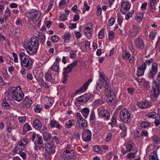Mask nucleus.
Wrapping results in <instances>:
<instances>
[{
	"mask_svg": "<svg viewBox=\"0 0 160 160\" xmlns=\"http://www.w3.org/2000/svg\"><path fill=\"white\" fill-rule=\"evenodd\" d=\"M38 38L32 37L29 41L24 42V48L27 52L30 55H33L36 53L39 46Z\"/></svg>",
	"mask_w": 160,
	"mask_h": 160,
	"instance_id": "obj_1",
	"label": "nucleus"
},
{
	"mask_svg": "<svg viewBox=\"0 0 160 160\" xmlns=\"http://www.w3.org/2000/svg\"><path fill=\"white\" fill-rule=\"evenodd\" d=\"M24 96V94L19 86L17 88H10L7 95L8 98L9 100H13L18 102L23 99Z\"/></svg>",
	"mask_w": 160,
	"mask_h": 160,
	"instance_id": "obj_2",
	"label": "nucleus"
},
{
	"mask_svg": "<svg viewBox=\"0 0 160 160\" xmlns=\"http://www.w3.org/2000/svg\"><path fill=\"white\" fill-rule=\"evenodd\" d=\"M19 56L22 68H26V70L32 68L33 63V61L32 58L23 52L19 53Z\"/></svg>",
	"mask_w": 160,
	"mask_h": 160,
	"instance_id": "obj_3",
	"label": "nucleus"
},
{
	"mask_svg": "<svg viewBox=\"0 0 160 160\" xmlns=\"http://www.w3.org/2000/svg\"><path fill=\"white\" fill-rule=\"evenodd\" d=\"M98 117L101 118H103L104 120H108L110 117L109 112L106 110L104 107L101 106L97 109Z\"/></svg>",
	"mask_w": 160,
	"mask_h": 160,
	"instance_id": "obj_4",
	"label": "nucleus"
},
{
	"mask_svg": "<svg viewBox=\"0 0 160 160\" xmlns=\"http://www.w3.org/2000/svg\"><path fill=\"white\" fill-rule=\"evenodd\" d=\"M119 117L122 122L126 123L130 122L132 117L129 111L126 108L122 109L120 111Z\"/></svg>",
	"mask_w": 160,
	"mask_h": 160,
	"instance_id": "obj_5",
	"label": "nucleus"
},
{
	"mask_svg": "<svg viewBox=\"0 0 160 160\" xmlns=\"http://www.w3.org/2000/svg\"><path fill=\"white\" fill-rule=\"evenodd\" d=\"M45 145V156L46 158H48L54 153L55 147L53 143L51 142L46 143Z\"/></svg>",
	"mask_w": 160,
	"mask_h": 160,
	"instance_id": "obj_6",
	"label": "nucleus"
},
{
	"mask_svg": "<svg viewBox=\"0 0 160 160\" xmlns=\"http://www.w3.org/2000/svg\"><path fill=\"white\" fill-rule=\"evenodd\" d=\"M92 133L88 129H85L82 132V139L83 141L89 142L91 140L92 136Z\"/></svg>",
	"mask_w": 160,
	"mask_h": 160,
	"instance_id": "obj_7",
	"label": "nucleus"
},
{
	"mask_svg": "<svg viewBox=\"0 0 160 160\" xmlns=\"http://www.w3.org/2000/svg\"><path fill=\"white\" fill-rule=\"evenodd\" d=\"M159 93V87L157 85L153 87V89L150 93V97L153 100L156 99Z\"/></svg>",
	"mask_w": 160,
	"mask_h": 160,
	"instance_id": "obj_8",
	"label": "nucleus"
},
{
	"mask_svg": "<svg viewBox=\"0 0 160 160\" xmlns=\"http://www.w3.org/2000/svg\"><path fill=\"white\" fill-rule=\"evenodd\" d=\"M25 15L29 19L32 21H34L37 17L40 16L39 12L36 11L26 12Z\"/></svg>",
	"mask_w": 160,
	"mask_h": 160,
	"instance_id": "obj_9",
	"label": "nucleus"
},
{
	"mask_svg": "<svg viewBox=\"0 0 160 160\" xmlns=\"http://www.w3.org/2000/svg\"><path fill=\"white\" fill-rule=\"evenodd\" d=\"M131 3L128 2L123 1L121 2V8L120 11L122 13L124 14L126 13V11L130 8Z\"/></svg>",
	"mask_w": 160,
	"mask_h": 160,
	"instance_id": "obj_10",
	"label": "nucleus"
},
{
	"mask_svg": "<svg viewBox=\"0 0 160 160\" xmlns=\"http://www.w3.org/2000/svg\"><path fill=\"white\" fill-rule=\"evenodd\" d=\"M158 65L155 63H153L152 66L151 70L148 74V77L153 78L158 72Z\"/></svg>",
	"mask_w": 160,
	"mask_h": 160,
	"instance_id": "obj_11",
	"label": "nucleus"
},
{
	"mask_svg": "<svg viewBox=\"0 0 160 160\" xmlns=\"http://www.w3.org/2000/svg\"><path fill=\"white\" fill-rule=\"evenodd\" d=\"M134 45L137 48L139 49H143L145 45L144 42L139 38L136 39L134 42Z\"/></svg>",
	"mask_w": 160,
	"mask_h": 160,
	"instance_id": "obj_12",
	"label": "nucleus"
},
{
	"mask_svg": "<svg viewBox=\"0 0 160 160\" xmlns=\"http://www.w3.org/2000/svg\"><path fill=\"white\" fill-rule=\"evenodd\" d=\"M53 72H52L50 69H49L48 72L45 74V77L46 80L49 82L55 83L56 82L55 79L52 76Z\"/></svg>",
	"mask_w": 160,
	"mask_h": 160,
	"instance_id": "obj_13",
	"label": "nucleus"
},
{
	"mask_svg": "<svg viewBox=\"0 0 160 160\" xmlns=\"http://www.w3.org/2000/svg\"><path fill=\"white\" fill-rule=\"evenodd\" d=\"M91 97L90 95L84 94L79 97L77 99V102L79 103L86 102L91 99Z\"/></svg>",
	"mask_w": 160,
	"mask_h": 160,
	"instance_id": "obj_14",
	"label": "nucleus"
},
{
	"mask_svg": "<svg viewBox=\"0 0 160 160\" xmlns=\"http://www.w3.org/2000/svg\"><path fill=\"white\" fill-rule=\"evenodd\" d=\"M107 96V101L109 104L113 103L116 98V96L113 92L105 94Z\"/></svg>",
	"mask_w": 160,
	"mask_h": 160,
	"instance_id": "obj_15",
	"label": "nucleus"
},
{
	"mask_svg": "<svg viewBox=\"0 0 160 160\" xmlns=\"http://www.w3.org/2000/svg\"><path fill=\"white\" fill-rule=\"evenodd\" d=\"M32 103V100L26 97L22 102V108L23 109L28 108L31 106Z\"/></svg>",
	"mask_w": 160,
	"mask_h": 160,
	"instance_id": "obj_16",
	"label": "nucleus"
},
{
	"mask_svg": "<svg viewBox=\"0 0 160 160\" xmlns=\"http://www.w3.org/2000/svg\"><path fill=\"white\" fill-rule=\"evenodd\" d=\"M89 25L90 26V27L89 26L86 27L84 30V32L85 34L87 36V38L90 39L92 37V31L91 29L92 27V24L91 23H90Z\"/></svg>",
	"mask_w": 160,
	"mask_h": 160,
	"instance_id": "obj_17",
	"label": "nucleus"
},
{
	"mask_svg": "<svg viewBox=\"0 0 160 160\" xmlns=\"http://www.w3.org/2000/svg\"><path fill=\"white\" fill-rule=\"evenodd\" d=\"M137 104L141 109H143L148 107L150 105L151 103L147 100H145L144 102H138Z\"/></svg>",
	"mask_w": 160,
	"mask_h": 160,
	"instance_id": "obj_18",
	"label": "nucleus"
},
{
	"mask_svg": "<svg viewBox=\"0 0 160 160\" xmlns=\"http://www.w3.org/2000/svg\"><path fill=\"white\" fill-rule=\"evenodd\" d=\"M90 82H91V80L89 79L85 82L82 87L77 91L76 93L79 94L86 90L87 89Z\"/></svg>",
	"mask_w": 160,
	"mask_h": 160,
	"instance_id": "obj_19",
	"label": "nucleus"
},
{
	"mask_svg": "<svg viewBox=\"0 0 160 160\" xmlns=\"http://www.w3.org/2000/svg\"><path fill=\"white\" fill-rule=\"evenodd\" d=\"M146 69V66L145 64H143L141 66L138 68V70L136 74L137 75L138 77H140L142 75Z\"/></svg>",
	"mask_w": 160,
	"mask_h": 160,
	"instance_id": "obj_20",
	"label": "nucleus"
},
{
	"mask_svg": "<svg viewBox=\"0 0 160 160\" xmlns=\"http://www.w3.org/2000/svg\"><path fill=\"white\" fill-rule=\"evenodd\" d=\"M32 126L35 129L39 130L42 127V124L39 120L35 119L33 122Z\"/></svg>",
	"mask_w": 160,
	"mask_h": 160,
	"instance_id": "obj_21",
	"label": "nucleus"
},
{
	"mask_svg": "<svg viewBox=\"0 0 160 160\" xmlns=\"http://www.w3.org/2000/svg\"><path fill=\"white\" fill-rule=\"evenodd\" d=\"M50 125L51 128H56L57 129H60L62 128V125L57 121L54 120H51L50 122Z\"/></svg>",
	"mask_w": 160,
	"mask_h": 160,
	"instance_id": "obj_22",
	"label": "nucleus"
},
{
	"mask_svg": "<svg viewBox=\"0 0 160 160\" xmlns=\"http://www.w3.org/2000/svg\"><path fill=\"white\" fill-rule=\"evenodd\" d=\"M102 84L104 87V90L105 94L111 92H113V90L111 89V87L108 81L102 83Z\"/></svg>",
	"mask_w": 160,
	"mask_h": 160,
	"instance_id": "obj_23",
	"label": "nucleus"
},
{
	"mask_svg": "<svg viewBox=\"0 0 160 160\" xmlns=\"http://www.w3.org/2000/svg\"><path fill=\"white\" fill-rule=\"evenodd\" d=\"M108 77L103 72H99V81L98 82L103 83L108 82Z\"/></svg>",
	"mask_w": 160,
	"mask_h": 160,
	"instance_id": "obj_24",
	"label": "nucleus"
},
{
	"mask_svg": "<svg viewBox=\"0 0 160 160\" xmlns=\"http://www.w3.org/2000/svg\"><path fill=\"white\" fill-rule=\"evenodd\" d=\"M50 70L56 72L58 73H59V62H55L52 66Z\"/></svg>",
	"mask_w": 160,
	"mask_h": 160,
	"instance_id": "obj_25",
	"label": "nucleus"
},
{
	"mask_svg": "<svg viewBox=\"0 0 160 160\" xmlns=\"http://www.w3.org/2000/svg\"><path fill=\"white\" fill-rule=\"evenodd\" d=\"M89 111H90L89 108H84L80 110V112L85 118H86L88 117Z\"/></svg>",
	"mask_w": 160,
	"mask_h": 160,
	"instance_id": "obj_26",
	"label": "nucleus"
},
{
	"mask_svg": "<svg viewBox=\"0 0 160 160\" xmlns=\"http://www.w3.org/2000/svg\"><path fill=\"white\" fill-rule=\"evenodd\" d=\"M75 122L73 119L70 120L65 122V126L66 128H70L75 124Z\"/></svg>",
	"mask_w": 160,
	"mask_h": 160,
	"instance_id": "obj_27",
	"label": "nucleus"
},
{
	"mask_svg": "<svg viewBox=\"0 0 160 160\" xmlns=\"http://www.w3.org/2000/svg\"><path fill=\"white\" fill-rule=\"evenodd\" d=\"M153 142L155 144H158L160 143V138L156 134H154L152 137Z\"/></svg>",
	"mask_w": 160,
	"mask_h": 160,
	"instance_id": "obj_28",
	"label": "nucleus"
},
{
	"mask_svg": "<svg viewBox=\"0 0 160 160\" xmlns=\"http://www.w3.org/2000/svg\"><path fill=\"white\" fill-rule=\"evenodd\" d=\"M141 31V28L140 27H136L134 28L133 31L131 32V34L132 36L135 37L138 34V32Z\"/></svg>",
	"mask_w": 160,
	"mask_h": 160,
	"instance_id": "obj_29",
	"label": "nucleus"
},
{
	"mask_svg": "<svg viewBox=\"0 0 160 160\" xmlns=\"http://www.w3.org/2000/svg\"><path fill=\"white\" fill-rule=\"evenodd\" d=\"M150 160H159L158 158L157 152L156 151H153L152 153L149 157Z\"/></svg>",
	"mask_w": 160,
	"mask_h": 160,
	"instance_id": "obj_30",
	"label": "nucleus"
},
{
	"mask_svg": "<svg viewBox=\"0 0 160 160\" xmlns=\"http://www.w3.org/2000/svg\"><path fill=\"white\" fill-rule=\"evenodd\" d=\"M151 123L150 122L148 121H142L140 124L141 127L143 128H145L151 126Z\"/></svg>",
	"mask_w": 160,
	"mask_h": 160,
	"instance_id": "obj_31",
	"label": "nucleus"
},
{
	"mask_svg": "<svg viewBox=\"0 0 160 160\" xmlns=\"http://www.w3.org/2000/svg\"><path fill=\"white\" fill-rule=\"evenodd\" d=\"M92 150L93 151L97 152L98 153H101L102 152V148L98 145H95L93 146Z\"/></svg>",
	"mask_w": 160,
	"mask_h": 160,
	"instance_id": "obj_32",
	"label": "nucleus"
},
{
	"mask_svg": "<svg viewBox=\"0 0 160 160\" xmlns=\"http://www.w3.org/2000/svg\"><path fill=\"white\" fill-rule=\"evenodd\" d=\"M143 17V13L142 12L137 13L135 17V20L138 22H141Z\"/></svg>",
	"mask_w": 160,
	"mask_h": 160,
	"instance_id": "obj_33",
	"label": "nucleus"
},
{
	"mask_svg": "<svg viewBox=\"0 0 160 160\" xmlns=\"http://www.w3.org/2000/svg\"><path fill=\"white\" fill-rule=\"evenodd\" d=\"M142 136L141 131L138 129H137L134 132L133 137L135 139H138Z\"/></svg>",
	"mask_w": 160,
	"mask_h": 160,
	"instance_id": "obj_34",
	"label": "nucleus"
},
{
	"mask_svg": "<svg viewBox=\"0 0 160 160\" xmlns=\"http://www.w3.org/2000/svg\"><path fill=\"white\" fill-rule=\"evenodd\" d=\"M147 116L149 118L155 119L159 116L158 114L154 112L149 113L148 114Z\"/></svg>",
	"mask_w": 160,
	"mask_h": 160,
	"instance_id": "obj_35",
	"label": "nucleus"
},
{
	"mask_svg": "<svg viewBox=\"0 0 160 160\" xmlns=\"http://www.w3.org/2000/svg\"><path fill=\"white\" fill-rule=\"evenodd\" d=\"M64 152L67 156H68V157H69L70 158L72 157L75 156V154L73 151H64Z\"/></svg>",
	"mask_w": 160,
	"mask_h": 160,
	"instance_id": "obj_36",
	"label": "nucleus"
},
{
	"mask_svg": "<svg viewBox=\"0 0 160 160\" xmlns=\"http://www.w3.org/2000/svg\"><path fill=\"white\" fill-rule=\"evenodd\" d=\"M32 128L28 123H26L23 126V132H27L31 130Z\"/></svg>",
	"mask_w": 160,
	"mask_h": 160,
	"instance_id": "obj_37",
	"label": "nucleus"
},
{
	"mask_svg": "<svg viewBox=\"0 0 160 160\" xmlns=\"http://www.w3.org/2000/svg\"><path fill=\"white\" fill-rule=\"evenodd\" d=\"M118 126L120 129L124 132V134L125 136L127 134V127L122 124H119Z\"/></svg>",
	"mask_w": 160,
	"mask_h": 160,
	"instance_id": "obj_38",
	"label": "nucleus"
},
{
	"mask_svg": "<svg viewBox=\"0 0 160 160\" xmlns=\"http://www.w3.org/2000/svg\"><path fill=\"white\" fill-rule=\"evenodd\" d=\"M71 37V33L69 32H66L63 35L64 43L66 42L67 41H69Z\"/></svg>",
	"mask_w": 160,
	"mask_h": 160,
	"instance_id": "obj_39",
	"label": "nucleus"
},
{
	"mask_svg": "<svg viewBox=\"0 0 160 160\" xmlns=\"http://www.w3.org/2000/svg\"><path fill=\"white\" fill-rule=\"evenodd\" d=\"M34 143L35 144V146L34 147L35 150L38 151V150H40L43 149L44 147L42 145V144L35 143V142H34Z\"/></svg>",
	"mask_w": 160,
	"mask_h": 160,
	"instance_id": "obj_40",
	"label": "nucleus"
},
{
	"mask_svg": "<svg viewBox=\"0 0 160 160\" xmlns=\"http://www.w3.org/2000/svg\"><path fill=\"white\" fill-rule=\"evenodd\" d=\"M63 75L65 77H67V75L69 74L71 72L72 69L70 68H68V66L66 68H64L63 69Z\"/></svg>",
	"mask_w": 160,
	"mask_h": 160,
	"instance_id": "obj_41",
	"label": "nucleus"
},
{
	"mask_svg": "<svg viewBox=\"0 0 160 160\" xmlns=\"http://www.w3.org/2000/svg\"><path fill=\"white\" fill-rule=\"evenodd\" d=\"M43 136L44 140L47 141L50 140L52 138L51 134L48 133H44Z\"/></svg>",
	"mask_w": 160,
	"mask_h": 160,
	"instance_id": "obj_42",
	"label": "nucleus"
},
{
	"mask_svg": "<svg viewBox=\"0 0 160 160\" xmlns=\"http://www.w3.org/2000/svg\"><path fill=\"white\" fill-rule=\"evenodd\" d=\"M51 40L53 42H58L59 39V37L57 35H53L51 37Z\"/></svg>",
	"mask_w": 160,
	"mask_h": 160,
	"instance_id": "obj_43",
	"label": "nucleus"
},
{
	"mask_svg": "<svg viewBox=\"0 0 160 160\" xmlns=\"http://www.w3.org/2000/svg\"><path fill=\"white\" fill-rule=\"evenodd\" d=\"M157 34V32L155 31H152L149 35V38L151 40H153Z\"/></svg>",
	"mask_w": 160,
	"mask_h": 160,
	"instance_id": "obj_44",
	"label": "nucleus"
},
{
	"mask_svg": "<svg viewBox=\"0 0 160 160\" xmlns=\"http://www.w3.org/2000/svg\"><path fill=\"white\" fill-rule=\"evenodd\" d=\"M37 139H38L37 143L42 144L43 142V139L42 136H39L38 134L36 135ZM35 143H36L35 142Z\"/></svg>",
	"mask_w": 160,
	"mask_h": 160,
	"instance_id": "obj_45",
	"label": "nucleus"
},
{
	"mask_svg": "<svg viewBox=\"0 0 160 160\" xmlns=\"http://www.w3.org/2000/svg\"><path fill=\"white\" fill-rule=\"evenodd\" d=\"M39 38L41 39V42L42 43H43L45 41V35L43 33H40Z\"/></svg>",
	"mask_w": 160,
	"mask_h": 160,
	"instance_id": "obj_46",
	"label": "nucleus"
},
{
	"mask_svg": "<svg viewBox=\"0 0 160 160\" xmlns=\"http://www.w3.org/2000/svg\"><path fill=\"white\" fill-rule=\"evenodd\" d=\"M104 35V29H102L99 32L98 34V37L99 39L102 38Z\"/></svg>",
	"mask_w": 160,
	"mask_h": 160,
	"instance_id": "obj_47",
	"label": "nucleus"
},
{
	"mask_svg": "<svg viewBox=\"0 0 160 160\" xmlns=\"http://www.w3.org/2000/svg\"><path fill=\"white\" fill-rule=\"evenodd\" d=\"M134 11L133 10H132L130 11V12H129L128 13L126 16V19L127 20H128L130 18V17H132V14L134 13Z\"/></svg>",
	"mask_w": 160,
	"mask_h": 160,
	"instance_id": "obj_48",
	"label": "nucleus"
},
{
	"mask_svg": "<svg viewBox=\"0 0 160 160\" xmlns=\"http://www.w3.org/2000/svg\"><path fill=\"white\" fill-rule=\"evenodd\" d=\"M76 55V51L75 50H72L70 52V57L71 58H75Z\"/></svg>",
	"mask_w": 160,
	"mask_h": 160,
	"instance_id": "obj_49",
	"label": "nucleus"
},
{
	"mask_svg": "<svg viewBox=\"0 0 160 160\" xmlns=\"http://www.w3.org/2000/svg\"><path fill=\"white\" fill-rule=\"evenodd\" d=\"M115 37L114 33L111 31H109L108 37L109 40L113 39Z\"/></svg>",
	"mask_w": 160,
	"mask_h": 160,
	"instance_id": "obj_50",
	"label": "nucleus"
},
{
	"mask_svg": "<svg viewBox=\"0 0 160 160\" xmlns=\"http://www.w3.org/2000/svg\"><path fill=\"white\" fill-rule=\"evenodd\" d=\"M122 18L121 17V15L120 14H118V22L120 26L121 25L122 22Z\"/></svg>",
	"mask_w": 160,
	"mask_h": 160,
	"instance_id": "obj_51",
	"label": "nucleus"
},
{
	"mask_svg": "<svg viewBox=\"0 0 160 160\" xmlns=\"http://www.w3.org/2000/svg\"><path fill=\"white\" fill-rule=\"evenodd\" d=\"M102 83H103L100 82H97L96 87L97 90H99L102 88V86H103Z\"/></svg>",
	"mask_w": 160,
	"mask_h": 160,
	"instance_id": "obj_52",
	"label": "nucleus"
},
{
	"mask_svg": "<svg viewBox=\"0 0 160 160\" xmlns=\"http://www.w3.org/2000/svg\"><path fill=\"white\" fill-rule=\"evenodd\" d=\"M97 10L96 12V15L98 16H100L102 13V9L100 6H98Z\"/></svg>",
	"mask_w": 160,
	"mask_h": 160,
	"instance_id": "obj_53",
	"label": "nucleus"
},
{
	"mask_svg": "<svg viewBox=\"0 0 160 160\" xmlns=\"http://www.w3.org/2000/svg\"><path fill=\"white\" fill-rule=\"evenodd\" d=\"M127 158L129 159H131L132 158H135V153L131 152L128 154L127 155Z\"/></svg>",
	"mask_w": 160,
	"mask_h": 160,
	"instance_id": "obj_54",
	"label": "nucleus"
},
{
	"mask_svg": "<svg viewBox=\"0 0 160 160\" xmlns=\"http://www.w3.org/2000/svg\"><path fill=\"white\" fill-rule=\"evenodd\" d=\"M18 147L20 148V149L22 150L25 148V146L24 144H23V143L20 141L17 144V145Z\"/></svg>",
	"mask_w": 160,
	"mask_h": 160,
	"instance_id": "obj_55",
	"label": "nucleus"
},
{
	"mask_svg": "<svg viewBox=\"0 0 160 160\" xmlns=\"http://www.w3.org/2000/svg\"><path fill=\"white\" fill-rule=\"evenodd\" d=\"M112 137V136L111 133H109L107 135L105 139V141L106 142H109L111 140Z\"/></svg>",
	"mask_w": 160,
	"mask_h": 160,
	"instance_id": "obj_56",
	"label": "nucleus"
},
{
	"mask_svg": "<svg viewBox=\"0 0 160 160\" xmlns=\"http://www.w3.org/2000/svg\"><path fill=\"white\" fill-rule=\"evenodd\" d=\"M45 99H46L47 104H50V105L52 104V100L51 98L46 96L45 97Z\"/></svg>",
	"mask_w": 160,
	"mask_h": 160,
	"instance_id": "obj_57",
	"label": "nucleus"
},
{
	"mask_svg": "<svg viewBox=\"0 0 160 160\" xmlns=\"http://www.w3.org/2000/svg\"><path fill=\"white\" fill-rule=\"evenodd\" d=\"M26 117L25 116L19 117L18 120L20 123H23L26 120Z\"/></svg>",
	"mask_w": 160,
	"mask_h": 160,
	"instance_id": "obj_58",
	"label": "nucleus"
},
{
	"mask_svg": "<svg viewBox=\"0 0 160 160\" xmlns=\"http://www.w3.org/2000/svg\"><path fill=\"white\" fill-rule=\"evenodd\" d=\"M77 64V62L76 61L73 62L72 63H71L69 65H68V68H70L72 70V69L74 68L75 66Z\"/></svg>",
	"mask_w": 160,
	"mask_h": 160,
	"instance_id": "obj_59",
	"label": "nucleus"
},
{
	"mask_svg": "<svg viewBox=\"0 0 160 160\" xmlns=\"http://www.w3.org/2000/svg\"><path fill=\"white\" fill-rule=\"evenodd\" d=\"M160 116H159L156 119L154 122V123L156 126H158L160 124Z\"/></svg>",
	"mask_w": 160,
	"mask_h": 160,
	"instance_id": "obj_60",
	"label": "nucleus"
},
{
	"mask_svg": "<svg viewBox=\"0 0 160 160\" xmlns=\"http://www.w3.org/2000/svg\"><path fill=\"white\" fill-rule=\"evenodd\" d=\"M17 153H18L20 156L23 159H25L26 158V154L22 151H19Z\"/></svg>",
	"mask_w": 160,
	"mask_h": 160,
	"instance_id": "obj_61",
	"label": "nucleus"
},
{
	"mask_svg": "<svg viewBox=\"0 0 160 160\" xmlns=\"http://www.w3.org/2000/svg\"><path fill=\"white\" fill-rule=\"evenodd\" d=\"M84 45L85 48L87 50H89L90 47V43L87 40L84 41Z\"/></svg>",
	"mask_w": 160,
	"mask_h": 160,
	"instance_id": "obj_62",
	"label": "nucleus"
},
{
	"mask_svg": "<svg viewBox=\"0 0 160 160\" xmlns=\"http://www.w3.org/2000/svg\"><path fill=\"white\" fill-rule=\"evenodd\" d=\"M141 132L142 136H143L147 137H148V133L147 130H144L141 131Z\"/></svg>",
	"mask_w": 160,
	"mask_h": 160,
	"instance_id": "obj_63",
	"label": "nucleus"
},
{
	"mask_svg": "<svg viewBox=\"0 0 160 160\" xmlns=\"http://www.w3.org/2000/svg\"><path fill=\"white\" fill-rule=\"evenodd\" d=\"M115 22V20L113 18H111L108 22V25L109 26H112Z\"/></svg>",
	"mask_w": 160,
	"mask_h": 160,
	"instance_id": "obj_64",
	"label": "nucleus"
}]
</instances>
